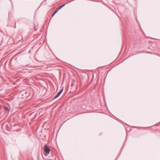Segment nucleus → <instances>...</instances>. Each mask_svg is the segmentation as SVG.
<instances>
[{"label": "nucleus", "mask_w": 160, "mask_h": 160, "mask_svg": "<svg viewBox=\"0 0 160 160\" xmlns=\"http://www.w3.org/2000/svg\"><path fill=\"white\" fill-rule=\"evenodd\" d=\"M68 3H65V4H63L59 7H58L55 10V11L53 13L52 15V17H53L54 15L59 10L61 9L62 8L65 6Z\"/></svg>", "instance_id": "1"}, {"label": "nucleus", "mask_w": 160, "mask_h": 160, "mask_svg": "<svg viewBox=\"0 0 160 160\" xmlns=\"http://www.w3.org/2000/svg\"><path fill=\"white\" fill-rule=\"evenodd\" d=\"M50 149L48 146L45 145L44 146V151L47 154V155H48L50 153Z\"/></svg>", "instance_id": "2"}, {"label": "nucleus", "mask_w": 160, "mask_h": 160, "mask_svg": "<svg viewBox=\"0 0 160 160\" xmlns=\"http://www.w3.org/2000/svg\"><path fill=\"white\" fill-rule=\"evenodd\" d=\"M63 88H62V89H61L60 91L54 97V99L57 98L58 97H59L60 96V95L61 93L63 92Z\"/></svg>", "instance_id": "3"}, {"label": "nucleus", "mask_w": 160, "mask_h": 160, "mask_svg": "<svg viewBox=\"0 0 160 160\" xmlns=\"http://www.w3.org/2000/svg\"><path fill=\"white\" fill-rule=\"evenodd\" d=\"M4 108L5 110L8 112H9L10 111V109L7 107L4 106Z\"/></svg>", "instance_id": "4"}, {"label": "nucleus", "mask_w": 160, "mask_h": 160, "mask_svg": "<svg viewBox=\"0 0 160 160\" xmlns=\"http://www.w3.org/2000/svg\"><path fill=\"white\" fill-rule=\"evenodd\" d=\"M73 85H74V84L72 83L71 85V87H72Z\"/></svg>", "instance_id": "5"}, {"label": "nucleus", "mask_w": 160, "mask_h": 160, "mask_svg": "<svg viewBox=\"0 0 160 160\" xmlns=\"http://www.w3.org/2000/svg\"><path fill=\"white\" fill-rule=\"evenodd\" d=\"M14 58V57L12 58V59Z\"/></svg>", "instance_id": "6"}]
</instances>
